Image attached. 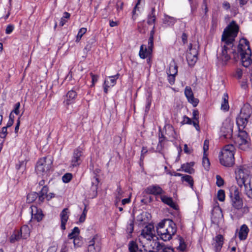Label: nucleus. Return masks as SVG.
Instances as JSON below:
<instances>
[{"label":"nucleus","instance_id":"nucleus-1","mask_svg":"<svg viewBox=\"0 0 252 252\" xmlns=\"http://www.w3.org/2000/svg\"><path fill=\"white\" fill-rule=\"evenodd\" d=\"M239 26L234 21H232L224 30L221 36L220 50L217 54L219 63L222 65H226L230 60L231 56L236 61L238 53L233 48V42L239 32Z\"/></svg>","mask_w":252,"mask_h":252},{"label":"nucleus","instance_id":"nucleus-2","mask_svg":"<svg viewBox=\"0 0 252 252\" xmlns=\"http://www.w3.org/2000/svg\"><path fill=\"white\" fill-rule=\"evenodd\" d=\"M235 175L238 186L241 188H244V191L249 197H252L250 171L244 166H240L236 169Z\"/></svg>","mask_w":252,"mask_h":252},{"label":"nucleus","instance_id":"nucleus-3","mask_svg":"<svg viewBox=\"0 0 252 252\" xmlns=\"http://www.w3.org/2000/svg\"><path fill=\"white\" fill-rule=\"evenodd\" d=\"M157 233L164 241L170 240L177 232L175 223L171 220H165L160 222L157 226Z\"/></svg>","mask_w":252,"mask_h":252},{"label":"nucleus","instance_id":"nucleus-4","mask_svg":"<svg viewBox=\"0 0 252 252\" xmlns=\"http://www.w3.org/2000/svg\"><path fill=\"white\" fill-rule=\"evenodd\" d=\"M154 233V227L152 224L146 225L142 230L139 236V246L142 247V248H139L140 252H152L151 248L148 247V245L152 240L154 241V238H157Z\"/></svg>","mask_w":252,"mask_h":252},{"label":"nucleus","instance_id":"nucleus-5","mask_svg":"<svg viewBox=\"0 0 252 252\" xmlns=\"http://www.w3.org/2000/svg\"><path fill=\"white\" fill-rule=\"evenodd\" d=\"M238 52L241 57L242 64L245 67H249L252 63L251 50L249 42L245 38L240 40L238 46Z\"/></svg>","mask_w":252,"mask_h":252},{"label":"nucleus","instance_id":"nucleus-6","mask_svg":"<svg viewBox=\"0 0 252 252\" xmlns=\"http://www.w3.org/2000/svg\"><path fill=\"white\" fill-rule=\"evenodd\" d=\"M235 148L232 144L225 145L222 149L219 155L220 164L226 167L232 166L234 163Z\"/></svg>","mask_w":252,"mask_h":252},{"label":"nucleus","instance_id":"nucleus-7","mask_svg":"<svg viewBox=\"0 0 252 252\" xmlns=\"http://www.w3.org/2000/svg\"><path fill=\"white\" fill-rule=\"evenodd\" d=\"M52 165V161L50 158H42L36 163L35 171L37 174L44 175L50 170Z\"/></svg>","mask_w":252,"mask_h":252},{"label":"nucleus","instance_id":"nucleus-8","mask_svg":"<svg viewBox=\"0 0 252 252\" xmlns=\"http://www.w3.org/2000/svg\"><path fill=\"white\" fill-rule=\"evenodd\" d=\"M252 114V111L249 106L242 108L239 117L237 119L236 123L239 128L244 129L248 123V120Z\"/></svg>","mask_w":252,"mask_h":252},{"label":"nucleus","instance_id":"nucleus-9","mask_svg":"<svg viewBox=\"0 0 252 252\" xmlns=\"http://www.w3.org/2000/svg\"><path fill=\"white\" fill-rule=\"evenodd\" d=\"M83 157V149L78 147L73 150L71 159L70 161V168L78 167L82 162Z\"/></svg>","mask_w":252,"mask_h":252},{"label":"nucleus","instance_id":"nucleus-10","mask_svg":"<svg viewBox=\"0 0 252 252\" xmlns=\"http://www.w3.org/2000/svg\"><path fill=\"white\" fill-rule=\"evenodd\" d=\"M230 197L233 208L238 210L242 209L243 206V201L239 195V192L237 188L234 187L231 189Z\"/></svg>","mask_w":252,"mask_h":252},{"label":"nucleus","instance_id":"nucleus-11","mask_svg":"<svg viewBox=\"0 0 252 252\" xmlns=\"http://www.w3.org/2000/svg\"><path fill=\"white\" fill-rule=\"evenodd\" d=\"M243 129L239 128V132L236 139V143L240 149L245 151L249 147V138L246 131Z\"/></svg>","mask_w":252,"mask_h":252},{"label":"nucleus","instance_id":"nucleus-12","mask_svg":"<svg viewBox=\"0 0 252 252\" xmlns=\"http://www.w3.org/2000/svg\"><path fill=\"white\" fill-rule=\"evenodd\" d=\"M223 216L221 209L219 206L213 207L212 211L211 221L213 223L219 226L223 221Z\"/></svg>","mask_w":252,"mask_h":252},{"label":"nucleus","instance_id":"nucleus-13","mask_svg":"<svg viewBox=\"0 0 252 252\" xmlns=\"http://www.w3.org/2000/svg\"><path fill=\"white\" fill-rule=\"evenodd\" d=\"M101 249V239L96 234L88 242V252H99Z\"/></svg>","mask_w":252,"mask_h":252},{"label":"nucleus","instance_id":"nucleus-14","mask_svg":"<svg viewBox=\"0 0 252 252\" xmlns=\"http://www.w3.org/2000/svg\"><path fill=\"white\" fill-rule=\"evenodd\" d=\"M189 49L186 55L187 60L189 66H193L197 60L198 51L196 48H193L191 43L189 44Z\"/></svg>","mask_w":252,"mask_h":252},{"label":"nucleus","instance_id":"nucleus-15","mask_svg":"<svg viewBox=\"0 0 252 252\" xmlns=\"http://www.w3.org/2000/svg\"><path fill=\"white\" fill-rule=\"evenodd\" d=\"M145 191L147 194L155 196L162 195L165 193L164 190L158 185H152L147 187Z\"/></svg>","mask_w":252,"mask_h":252},{"label":"nucleus","instance_id":"nucleus-16","mask_svg":"<svg viewBox=\"0 0 252 252\" xmlns=\"http://www.w3.org/2000/svg\"><path fill=\"white\" fill-rule=\"evenodd\" d=\"M153 47L154 44H153L151 45L148 44V47L145 45H141L139 52V57L142 59L151 57Z\"/></svg>","mask_w":252,"mask_h":252},{"label":"nucleus","instance_id":"nucleus-17","mask_svg":"<svg viewBox=\"0 0 252 252\" xmlns=\"http://www.w3.org/2000/svg\"><path fill=\"white\" fill-rule=\"evenodd\" d=\"M31 213L32 216L31 220H36L39 222L42 220L43 217V214L40 209H38L35 206H32L30 208Z\"/></svg>","mask_w":252,"mask_h":252},{"label":"nucleus","instance_id":"nucleus-18","mask_svg":"<svg viewBox=\"0 0 252 252\" xmlns=\"http://www.w3.org/2000/svg\"><path fill=\"white\" fill-rule=\"evenodd\" d=\"M185 94L187 97L188 101L191 103L193 106H196L198 104L199 100L198 99L194 97L192 91L190 87H186L185 90Z\"/></svg>","mask_w":252,"mask_h":252},{"label":"nucleus","instance_id":"nucleus-19","mask_svg":"<svg viewBox=\"0 0 252 252\" xmlns=\"http://www.w3.org/2000/svg\"><path fill=\"white\" fill-rule=\"evenodd\" d=\"M69 214V209L66 208L63 210L60 215L61 221V228L63 230H64L66 228L65 225L68 220Z\"/></svg>","mask_w":252,"mask_h":252},{"label":"nucleus","instance_id":"nucleus-20","mask_svg":"<svg viewBox=\"0 0 252 252\" xmlns=\"http://www.w3.org/2000/svg\"><path fill=\"white\" fill-rule=\"evenodd\" d=\"M45 181L44 179H42L38 183V187L40 188L42 187L40 190V195L39 196V201L40 202H43L44 201V195L49 191V188L47 185H45Z\"/></svg>","mask_w":252,"mask_h":252},{"label":"nucleus","instance_id":"nucleus-21","mask_svg":"<svg viewBox=\"0 0 252 252\" xmlns=\"http://www.w3.org/2000/svg\"><path fill=\"white\" fill-rule=\"evenodd\" d=\"M223 237L220 234L217 235L215 239V242L212 244L215 252H220L223 244Z\"/></svg>","mask_w":252,"mask_h":252},{"label":"nucleus","instance_id":"nucleus-22","mask_svg":"<svg viewBox=\"0 0 252 252\" xmlns=\"http://www.w3.org/2000/svg\"><path fill=\"white\" fill-rule=\"evenodd\" d=\"M77 96V93L74 90H71L67 92L66 95V99L63 101L65 106L73 103Z\"/></svg>","mask_w":252,"mask_h":252},{"label":"nucleus","instance_id":"nucleus-23","mask_svg":"<svg viewBox=\"0 0 252 252\" xmlns=\"http://www.w3.org/2000/svg\"><path fill=\"white\" fill-rule=\"evenodd\" d=\"M249 232V229L247 225L243 224L238 232V237L240 240H245L247 239L248 233Z\"/></svg>","mask_w":252,"mask_h":252},{"label":"nucleus","instance_id":"nucleus-24","mask_svg":"<svg viewBox=\"0 0 252 252\" xmlns=\"http://www.w3.org/2000/svg\"><path fill=\"white\" fill-rule=\"evenodd\" d=\"M99 181L97 176L94 177L92 181V186L91 187V195L92 197H96L97 193L98 185Z\"/></svg>","mask_w":252,"mask_h":252},{"label":"nucleus","instance_id":"nucleus-25","mask_svg":"<svg viewBox=\"0 0 252 252\" xmlns=\"http://www.w3.org/2000/svg\"><path fill=\"white\" fill-rule=\"evenodd\" d=\"M160 198L161 201L164 204L168 205L171 208L174 209H176V206L175 203L174 202L173 199L171 197H168L165 195H162L160 196Z\"/></svg>","mask_w":252,"mask_h":252},{"label":"nucleus","instance_id":"nucleus-26","mask_svg":"<svg viewBox=\"0 0 252 252\" xmlns=\"http://www.w3.org/2000/svg\"><path fill=\"white\" fill-rule=\"evenodd\" d=\"M193 126L198 131H200L199 125V111L197 109H194L192 112Z\"/></svg>","mask_w":252,"mask_h":252},{"label":"nucleus","instance_id":"nucleus-27","mask_svg":"<svg viewBox=\"0 0 252 252\" xmlns=\"http://www.w3.org/2000/svg\"><path fill=\"white\" fill-rule=\"evenodd\" d=\"M156 19L155 8L152 7L150 13L148 15L147 23L149 25H155Z\"/></svg>","mask_w":252,"mask_h":252},{"label":"nucleus","instance_id":"nucleus-28","mask_svg":"<svg viewBox=\"0 0 252 252\" xmlns=\"http://www.w3.org/2000/svg\"><path fill=\"white\" fill-rule=\"evenodd\" d=\"M19 231L22 234L23 239H27L30 235V230L27 225H23Z\"/></svg>","mask_w":252,"mask_h":252},{"label":"nucleus","instance_id":"nucleus-29","mask_svg":"<svg viewBox=\"0 0 252 252\" xmlns=\"http://www.w3.org/2000/svg\"><path fill=\"white\" fill-rule=\"evenodd\" d=\"M157 247L158 252H174L171 247L166 246L164 244L161 245L158 243Z\"/></svg>","mask_w":252,"mask_h":252},{"label":"nucleus","instance_id":"nucleus-30","mask_svg":"<svg viewBox=\"0 0 252 252\" xmlns=\"http://www.w3.org/2000/svg\"><path fill=\"white\" fill-rule=\"evenodd\" d=\"M228 99V95L227 94H224L223 96V100L221 104V109L224 111H228L229 108Z\"/></svg>","mask_w":252,"mask_h":252},{"label":"nucleus","instance_id":"nucleus-31","mask_svg":"<svg viewBox=\"0 0 252 252\" xmlns=\"http://www.w3.org/2000/svg\"><path fill=\"white\" fill-rule=\"evenodd\" d=\"M176 22V19L171 16H169L167 15H165L163 19V23L169 26H173L174 24Z\"/></svg>","mask_w":252,"mask_h":252},{"label":"nucleus","instance_id":"nucleus-32","mask_svg":"<svg viewBox=\"0 0 252 252\" xmlns=\"http://www.w3.org/2000/svg\"><path fill=\"white\" fill-rule=\"evenodd\" d=\"M181 181L182 182H185L187 183L191 189H193L194 181L193 178L191 176L189 175H183V177L181 178Z\"/></svg>","mask_w":252,"mask_h":252},{"label":"nucleus","instance_id":"nucleus-33","mask_svg":"<svg viewBox=\"0 0 252 252\" xmlns=\"http://www.w3.org/2000/svg\"><path fill=\"white\" fill-rule=\"evenodd\" d=\"M39 195H40V192L39 193H37L36 192H32L29 193L27 195V202L29 203H32V202L34 201L37 197L39 198ZM38 201L39 203H41L39 200H38Z\"/></svg>","mask_w":252,"mask_h":252},{"label":"nucleus","instance_id":"nucleus-34","mask_svg":"<svg viewBox=\"0 0 252 252\" xmlns=\"http://www.w3.org/2000/svg\"><path fill=\"white\" fill-rule=\"evenodd\" d=\"M21 238H22V234L20 233L19 230L15 231L11 235L9 241L10 243H14L19 241Z\"/></svg>","mask_w":252,"mask_h":252},{"label":"nucleus","instance_id":"nucleus-35","mask_svg":"<svg viewBox=\"0 0 252 252\" xmlns=\"http://www.w3.org/2000/svg\"><path fill=\"white\" fill-rule=\"evenodd\" d=\"M80 230L78 227H75L68 235V238L69 239H73L79 237Z\"/></svg>","mask_w":252,"mask_h":252},{"label":"nucleus","instance_id":"nucleus-36","mask_svg":"<svg viewBox=\"0 0 252 252\" xmlns=\"http://www.w3.org/2000/svg\"><path fill=\"white\" fill-rule=\"evenodd\" d=\"M134 229V220H130L128 222L126 226V231L128 235V237H131V234Z\"/></svg>","mask_w":252,"mask_h":252},{"label":"nucleus","instance_id":"nucleus-37","mask_svg":"<svg viewBox=\"0 0 252 252\" xmlns=\"http://www.w3.org/2000/svg\"><path fill=\"white\" fill-rule=\"evenodd\" d=\"M119 76H120V74L117 73L115 75L109 76L108 77V79H109V80L107 79V82H108V84L111 87L114 86L116 84L117 80L119 78Z\"/></svg>","mask_w":252,"mask_h":252},{"label":"nucleus","instance_id":"nucleus-38","mask_svg":"<svg viewBox=\"0 0 252 252\" xmlns=\"http://www.w3.org/2000/svg\"><path fill=\"white\" fill-rule=\"evenodd\" d=\"M177 72H178L177 65L175 63H173V64H172L171 63L170 64V67H169V71L168 74L175 76L177 74Z\"/></svg>","mask_w":252,"mask_h":252},{"label":"nucleus","instance_id":"nucleus-39","mask_svg":"<svg viewBox=\"0 0 252 252\" xmlns=\"http://www.w3.org/2000/svg\"><path fill=\"white\" fill-rule=\"evenodd\" d=\"M181 168L185 172L189 174H192L193 172V169L190 168V163H186L182 165Z\"/></svg>","mask_w":252,"mask_h":252},{"label":"nucleus","instance_id":"nucleus-40","mask_svg":"<svg viewBox=\"0 0 252 252\" xmlns=\"http://www.w3.org/2000/svg\"><path fill=\"white\" fill-rule=\"evenodd\" d=\"M87 32V29L85 28H81L76 36V42H78L81 40L83 35Z\"/></svg>","mask_w":252,"mask_h":252},{"label":"nucleus","instance_id":"nucleus-41","mask_svg":"<svg viewBox=\"0 0 252 252\" xmlns=\"http://www.w3.org/2000/svg\"><path fill=\"white\" fill-rule=\"evenodd\" d=\"M207 156V155H206V156H204V154L203 155V157L202 159V165L204 168L206 170H208L209 168L210 163Z\"/></svg>","mask_w":252,"mask_h":252},{"label":"nucleus","instance_id":"nucleus-42","mask_svg":"<svg viewBox=\"0 0 252 252\" xmlns=\"http://www.w3.org/2000/svg\"><path fill=\"white\" fill-rule=\"evenodd\" d=\"M123 191L122 189V188L120 186L118 187L116 194V198L117 200V202H116V205H117L118 202L120 201L121 197L123 196Z\"/></svg>","mask_w":252,"mask_h":252},{"label":"nucleus","instance_id":"nucleus-43","mask_svg":"<svg viewBox=\"0 0 252 252\" xmlns=\"http://www.w3.org/2000/svg\"><path fill=\"white\" fill-rule=\"evenodd\" d=\"M193 121L191 120V119L185 115L183 117V120L181 122V124L182 125L188 124V125H193Z\"/></svg>","mask_w":252,"mask_h":252},{"label":"nucleus","instance_id":"nucleus-44","mask_svg":"<svg viewBox=\"0 0 252 252\" xmlns=\"http://www.w3.org/2000/svg\"><path fill=\"white\" fill-rule=\"evenodd\" d=\"M155 32V26L154 25L153 27L152 30L150 31V37L148 39V44L152 45L154 44V36Z\"/></svg>","mask_w":252,"mask_h":252},{"label":"nucleus","instance_id":"nucleus-45","mask_svg":"<svg viewBox=\"0 0 252 252\" xmlns=\"http://www.w3.org/2000/svg\"><path fill=\"white\" fill-rule=\"evenodd\" d=\"M72 178V175L71 173H67L65 174L62 177L63 182L67 183L70 181Z\"/></svg>","mask_w":252,"mask_h":252},{"label":"nucleus","instance_id":"nucleus-46","mask_svg":"<svg viewBox=\"0 0 252 252\" xmlns=\"http://www.w3.org/2000/svg\"><path fill=\"white\" fill-rule=\"evenodd\" d=\"M218 199L220 201H223L225 199V192L222 189H220L217 193Z\"/></svg>","mask_w":252,"mask_h":252},{"label":"nucleus","instance_id":"nucleus-47","mask_svg":"<svg viewBox=\"0 0 252 252\" xmlns=\"http://www.w3.org/2000/svg\"><path fill=\"white\" fill-rule=\"evenodd\" d=\"M216 179H217L216 185L218 187H220L223 185L224 180L220 177V176L217 175L216 176Z\"/></svg>","mask_w":252,"mask_h":252},{"label":"nucleus","instance_id":"nucleus-48","mask_svg":"<svg viewBox=\"0 0 252 252\" xmlns=\"http://www.w3.org/2000/svg\"><path fill=\"white\" fill-rule=\"evenodd\" d=\"M90 75L92 78V83L91 87H93L94 86L95 83L97 82L99 76L97 75L94 74L92 72L90 73Z\"/></svg>","mask_w":252,"mask_h":252},{"label":"nucleus","instance_id":"nucleus-49","mask_svg":"<svg viewBox=\"0 0 252 252\" xmlns=\"http://www.w3.org/2000/svg\"><path fill=\"white\" fill-rule=\"evenodd\" d=\"M225 128H226L225 126H222L221 127V131L224 133H226L225 134H224V136H225V137H227L228 136H229L231 135V132H232V129L230 127L227 128L226 129V131L225 132L224 131V129Z\"/></svg>","mask_w":252,"mask_h":252},{"label":"nucleus","instance_id":"nucleus-50","mask_svg":"<svg viewBox=\"0 0 252 252\" xmlns=\"http://www.w3.org/2000/svg\"><path fill=\"white\" fill-rule=\"evenodd\" d=\"M7 127L4 126L1 128V130L0 132V137L1 138H4L7 135Z\"/></svg>","mask_w":252,"mask_h":252},{"label":"nucleus","instance_id":"nucleus-51","mask_svg":"<svg viewBox=\"0 0 252 252\" xmlns=\"http://www.w3.org/2000/svg\"><path fill=\"white\" fill-rule=\"evenodd\" d=\"M20 107V103L19 102L16 103L14 106V109L12 111V113L18 115L20 113L19 108Z\"/></svg>","mask_w":252,"mask_h":252},{"label":"nucleus","instance_id":"nucleus-52","mask_svg":"<svg viewBox=\"0 0 252 252\" xmlns=\"http://www.w3.org/2000/svg\"><path fill=\"white\" fill-rule=\"evenodd\" d=\"M209 140H205L204 142V145H203V151H204V156H206V155H207L206 152L209 149Z\"/></svg>","mask_w":252,"mask_h":252},{"label":"nucleus","instance_id":"nucleus-53","mask_svg":"<svg viewBox=\"0 0 252 252\" xmlns=\"http://www.w3.org/2000/svg\"><path fill=\"white\" fill-rule=\"evenodd\" d=\"M147 152H148V150H147L146 148L145 147H143L142 148L141 153V156H140V160L141 161H143L144 158H145V156Z\"/></svg>","mask_w":252,"mask_h":252},{"label":"nucleus","instance_id":"nucleus-54","mask_svg":"<svg viewBox=\"0 0 252 252\" xmlns=\"http://www.w3.org/2000/svg\"><path fill=\"white\" fill-rule=\"evenodd\" d=\"M186 249V245L184 241L180 240V245L178 247V249L181 251H184Z\"/></svg>","mask_w":252,"mask_h":252},{"label":"nucleus","instance_id":"nucleus-55","mask_svg":"<svg viewBox=\"0 0 252 252\" xmlns=\"http://www.w3.org/2000/svg\"><path fill=\"white\" fill-rule=\"evenodd\" d=\"M14 28V27L13 25H11V24L8 25L6 27V28L5 30V33L8 34L11 33L12 32V31H13Z\"/></svg>","mask_w":252,"mask_h":252},{"label":"nucleus","instance_id":"nucleus-56","mask_svg":"<svg viewBox=\"0 0 252 252\" xmlns=\"http://www.w3.org/2000/svg\"><path fill=\"white\" fill-rule=\"evenodd\" d=\"M243 75L242 70L240 68H237L235 72V76L238 79H240Z\"/></svg>","mask_w":252,"mask_h":252},{"label":"nucleus","instance_id":"nucleus-57","mask_svg":"<svg viewBox=\"0 0 252 252\" xmlns=\"http://www.w3.org/2000/svg\"><path fill=\"white\" fill-rule=\"evenodd\" d=\"M73 244L75 247H78L81 246L82 244V242L81 239L78 237L74 240H73Z\"/></svg>","mask_w":252,"mask_h":252},{"label":"nucleus","instance_id":"nucleus-58","mask_svg":"<svg viewBox=\"0 0 252 252\" xmlns=\"http://www.w3.org/2000/svg\"><path fill=\"white\" fill-rule=\"evenodd\" d=\"M111 86L108 84L107 80H105L104 84H103V89H104V92L105 94H107L108 89Z\"/></svg>","mask_w":252,"mask_h":252},{"label":"nucleus","instance_id":"nucleus-59","mask_svg":"<svg viewBox=\"0 0 252 252\" xmlns=\"http://www.w3.org/2000/svg\"><path fill=\"white\" fill-rule=\"evenodd\" d=\"M168 80L170 84H173L175 80V76L168 74Z\"/></svg>","mask_w":252,"mask_h":252},{"label":"nucleus","instance_id":"nucleus-60","mask_svg":"<svg viewBox=\"0 0 252 252\" xmlns=\"http://www.w3.org/2000/svg\"><path fill=\"white\" fill-rule=\"evenodd\" d=\"M54 197H55L54 193L50 192L48 194L47 193H46V194H45L44 195V199L46 198L47 200H50V199L54 198Z\"/></svg>","mask_w":252,"mask_h":252},{"label":"nucleus","instance_id":"nucleus-61","mask_svg":"<svg viewBox=\"0 0 252 252\" xmlns=\"http://www.w3.org/2000/svg\"><path fill=\"white\" fill-rule=\"evenodd\" d=\"M151 105V100L149 98H147L146 105V111H148L150 109Z\"/></svg>","mask_w":252,"mask_h":252},{"label":"nucleus","instance_id":"nucleus-62","mask_svg":"<svg viewBox=\"0 0 252 252\" xmlns=\"http://www.w3.org/2000/svg\"><path fill=\"white\" fill-rule=\"evenodd\" d=\"M181 38L183 43L184 44H186L188 42V35L186 33L184 32L182 34Z\"/></svg>","mask_w":252,"mask_h":252},{"label":"nucleus","instance_id":"nucleus-63","mask_svg":"<svg viewBox=\"0 0 252 252\" xmlns=\"http://www.w3.org/2000/svg\"><path fill=\"white\" fill-rule=\"evenodd\" d=\"M163 148V145H162V143H158V144L157 147L156 152L160 153Z\"/></svg>","mask_w":252,"mask_h":252},{"label":"nucleus","instance_id":"nucleus-64","mask_svg":"<svg viewBox=\"0 0 252 252\" xmlns=\"http://www.w3.org/2000/svg\"><path fill=\"white\" fill-rule=\"evenodd\" d=\"M86 218V215L85 214H82L79 218L78 222L83 223L85 221Z\"/></svg>","mask_w":252,"mask_h":252}]
</instances>
